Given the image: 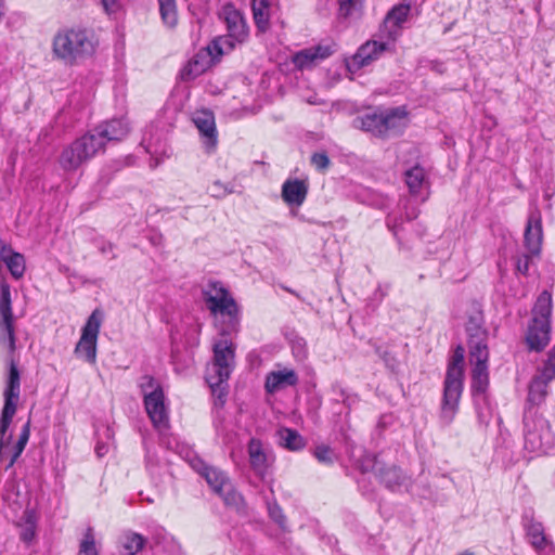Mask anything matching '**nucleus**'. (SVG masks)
Wrapping results in <instances>:
<instances>
[{
    "mask_svg": "<svg viewBox=\"0 0 555 555\" xmlns=\"http://www.w3.org/2000/svg\"><path fill=\"white\" fill-rule=\"evenodd\" d=\"M405 183L411 194H418L425 183L426 175L423 167L415 165L404 172Z\"/></svg>",
    "mask_w": 555,
    "mask_h": 555,
    "instance_id": "2f4dec72",
    "label": "nucleus"
},
{
    "mask_svg": "<svg viewBox=\"0 0 555 555\" xmlns=\"http://www.w3.org/2000/svg\"><path fill=\"white\" fill-rule=\"evenodd\" d=\"M0 313L2 315V320L8 323V326H10V320H13V313L11 292L8 284H2L0 286Z\"/></svg>",
    "mask_w": 555,
    "mask_h": 555,
    "instance_id": "c9c22d12",
    "label": "nucleus"
},
{
    "mask_svg": "<svg viewBox=\"0 0 555 555\" xmlns=\"http://www.w3.org/2000/svg\"><path fill=\"white\" fill-rule=\"evenodd\" d=\"M194 467L206 479L209 487L217 494L219 492H222L224 487L230 481V479L227 477V475L222 470H220L216 467L209 466L208 464L204 463L201 460H198L197 465H195Z\"/></svg>",
    "mask_w": 555,
    "mask_h": 555,
    "instance_id": "393cba45",
    "label": "nucleus"
},
{
    "mask_svg": "<svg viewBox=\"0 0 555 555\" xmlns=\"http://www.w3.org/2000/svg\"><path fill=\"white\" fill-rule=\"evenodd\" d=\"M542 240L543 230L541 212L539 209H534L531 210L528 216L524 233L525 246L531 255H540Z\"/></svg>",
    "mask_w": 555,
    "mask_h": 555,
    "instance_id": "6ab92c4d",
    "label": "nucleus"
},
{
    "mask_svg": "<svg viewBox=\"0 0 555 555\" xmlns=\"http://www.w3.org/2000/svg\"><path fill=\"white\" fill-rule=\"evenodd\" d=\"M369 40L357 50L351 61L347 63V67L350 72H357L362 67H365L378 60L386 51L391 49L390 40Z\"/></svg>",
    "mask_w": 555,
    "mask_h": 555,
    "instance_id": "f8f14e48",
    "label": "nucleus"
},
{
    "mask_svg": "<svg viewBox=\"0 0 555 555\" xmlns=\"http://www.w3.org/2000/svg\"><path fill=\"white\" fill-rule=\"evenodd\" d=\"M108 451V448L104 443H98L95 447V453L99 457L104 456Z\"/></svg>",
    "mask_w": 555,
    "mask_h": 555,
    "instance_id": "bf43d9fd",
    "label": "nucleus"
},
{
    "mask_svg": "<svg viewBox=\"0 0 555 555\" xmlns=\"http://www.w3.org/2000/svg\"><path fill=\"white\" fill-rule=\"evenodd\" d=\"M525 448L530 452H548L554 443L550 424L546 418L531 408L524 414Z\"/></svg>",
    "mask_w": 555,
    "mask_h": 555,
    "instance_id": "6e6552de",
    "label": "nucleus"
},
{
    "mask_svg": "<svg viewBox=\"0 0 555 555\" xmlns=\"http://www.w3.org/2000/svg\"><path fill=\"white\" fill-rule=\"evenodd\" d=\"M78 555H99L91 529H88L86 532L85 538L80 543Z\"/></svg>",
    "mask_w": 555,
    "mask_h": 555,
    "instance_id": "a19ab883",
    "label": "nucleus"
},
{
    "mask_svg": "<svg viewBox=\"0 0 555 555\" xmlns=\"http://www.w3.org/2000/svg\"><path fill=\"white\" fill-rule=\"evenodd\" d=\"M269 0H253L251 10L260 9L261 11H267L269 10Z\"/></svg>",
    "mask_w": 555,
    "mask_h": 555,
    "instance_id": "6e6d98bb",
    "label": "nucleus"
},
{
    "mask_svg": "<svg viewBox=\"0 0 555 555\" xmlns=\"http://www.w3.org/2000/svg\"><path fill=\"white\" fill-rule=\"evenodd\" d=\"M138 386L143 393V397L151 391H156L158 388H163L162 385L152 375L147 374L141 376Z\"/></svg>",
    "mask_w": 555,
    "mask_h": 555,
    "instance_id": "79ce46f5",
    "label": "nucleus"
},
{
    "mask_svg": "<svg viewBox=\"0 0 555 555\" xmlns=\"http://www.w3.org/2000/svg\"><path fill=\"white\" fill-rule=\"evenodd\" d=\"M292 349L297 359L302 360L306 358V343L302 338L295 340L292 345Z\"/></svg>",
    "mask_w": 555,
    "mask_h": 555,
    "instance_id": "3c124183",
    "label": "nucleus"
},
{
    "mask_svg": "<svg viewBox=\"0 0 555 555\" xmlns=\"http://www.w3.org/2000/svg\"><path fill=\"white\" fill-rule=\"evenodd\" d=\"M102 320L103 313L95 309L83 325L81 336L74 350L76 357L90 364H94L96 361V343Z\"/></svg>",
    "mask_w": 555,
    "mask_h": 555,
    "instance_id": "9d476101",
    "label": "nucleus"
},
{
    "mask_svg": "<svg viewBox=\"0 0 555 555\" xmlns=\"http://www.w3.org/2000/svg\"><path fill=\"white\" fill-rule=\"evenodd\" d=\"M527 534L535 550H541V546L548 542L544 534V528L541 522L533 520L530 521V524L527 526Z\"/></svg>",
    "mask_w": 555,
    "mask_h": 555,
    "instance_id": "e433bc0d",
    "label": "nucleus"
},
{
    "mask_svg": "<svg viewBox=\"0 0 555 555\" xmlns=\"http://www.w3.org/2000/svg\"><path fill=\"white\" fill-rule=\"evenodd\" d=\"M143 143H144V144H146V151H147L149 153H153V151H152V145H151V143H150V142H146V139H145V138L143 139Z\"/></svg>",
    "mask_w": 555,
    "mask_h": 555,
    "instance_id": "0e129e2a",
    "label": "nucleus"
},
{
    "mask_svg": "<svg viewBox=\"0 0 555 555\" xmlns=\"http://www.w3.org/2000/svg\"><path fill=\"white\" fill-rule=\"evenodd\" d=\"M218 495L222 498L228 506L240 508L244 505L243 495L233 488L231 481L228 482L223 491L219 492Z\"/></svg>",
    "mask_w": 555,
    "mask_h": 555,
    "instance_id": "58836bf2",
    "label": "nucleus"
},
{
    "mask_svg": "<svg viewBox=\"0 0 555 555\" xmlns=\"http://www.w3.org/2000/svg\"><path fill=\"white\" fill-rule=\"evenodd\" d=\"M210 287L215 291H204V300L216 318V326L221 337H229L237 334L241 326V308L229 291L220 283L212 282Z\"/></svg>",
    "mask_w": 555,
    "mask_h": 555,
    "instance_id": "f257e3e1",
    "label": "nucleus"
},
{
    "mask_svg": "<svg viewBox=\"0 0 555 555\" xmlns=\"http://www.w3.org/2000/svg\"><path fill=\"white\" fill-rule=\"evenodd\" d=\"M315 54L311 48L300 50L293 56V63L298 69H304L312 66L315 62Z\"/></svg>",
    "mask_w": 555,
    "mask_h": 555,
    "instance_id": "ea45409f",
    "label": "nucleus"
},
{
    "mask_svg": "<svg viewBox=\"0 0 555 555\" xmlns=\"http://www.w3.org/2000/svg\"><path fill=\"white\" fill-rule=\"evenodd\" d=\"M214 188H222L221 192H214L211 195L217 198H222L228 194H232L235 192L231 184H223L221 181L217 180L214 182Z\"/></svg>",
    "mask_w": 555,
    "mask_h": 555,
    "instance_id": "603ef678",
    "label": "nucleus"
},
{
    "mask_svg": "<svg viewBox=\"0 0 555 555\" xmlns=\"http://www.w3.org/2000/svg\"><path fill=\"white\" fill-rule=\"evenodd\" d=\"M268 512L270 518L275 521L281 528L285 526L286 517L283 514L282 508L274 502L268 503Z\"/></svg>",
    "mask_w": 555,
    "mask_h": 555,
    "instance_id": "de8ad7c7",
    "label": "nucleus"
},
{
    "mask_svg": "<svg viewBox=\"0 0 555 555\" xmlns=\"http://www.w3.org/2000/svg\"><path fill=\"white\" fill-rule=\"evenodd\" d=\"M117 0H102V4L106 10H109L116 4Z\"/></svg>",
    "mask_w": 555,
    "mask_h": 555,
    "instance_id": "052dcab7",
    "label": "nucleus"
},
{
    "mask_svg": "<svg viewBox=\"0 0 555 555\" xmlns=\"http://www.w3.org/2000/svg\"><path fill=\"white\" fill-rule=\"evenodd\" d=\"M552 314V294L543 291L532 308V320L526 335L528 347L532 351H542L550 343Z\"/></svg>",
    "mask_w": 555,
    "mask_h": 555,
    "instance_id": "423d86ee",
    "label": "nucleus"
},
{
    "mask_svg": "<svg viewBox=\"0 0 555 555\" xmlns=\"http://www.w3.org/2000/svg\"><path fill=\"white\" fill-rule=\"evenodd\" d=\"M112 249H113V245H112V244H107V245H104V246H102V247H101V251H102L103 254L108 253V251H111Z\"/></svg>",
    "mask_w": 555,
    "mask_h": 555,
    "instance_id": "680f3d73",
    "label": "nucleus"
},
{
    "mask_svg": "<svg viewBox=\"0 0 555 555\" xmlns=\"http://www.w3.org/2000/svg\"><path fill=\"white\" fill-rule=\"evenodd\" d=\"M464 357L465 349L459 345L448 363L440 408V420L444 425L451 424L459 411L464 389Z\"/></svg>",
    "mask_w": 555,
    "mask_h": 555,
    "instance_id": "f03ea898",
    "label": "nucleus"
},
{
    "mask_svg": "<svg viewBox=\"0 0 555 555\" xmlns=\"http://www.w3.org/2000/svg\"><path fill=\"white\" fill-rule=\"evenodd\" d=\"M469 357H470V361L474 363V366L472 369V384H470L472 396L488 395L489 352H483V353H478V354H469Z\"/></svg>",
    "mask_w": 555,
    "mask_h": 555,
    "instance_id": "dca6fc26",
    "label": "nucleus"
},
{
    "mask_svg": "<svg viewBox=\"0 0 555 555\" xmlns=\"http://www.w3.org/2000/svg\"><path fill=\"white\" fill-rule=\"evenodd\" d=\"M1 259L5 262L13 278L20 279L25 272V259L20 253L13 251L10 247L3 245L0 251Z\"/></svg>",
    "mask_w": 555,
    "mask_h": 555,
    "instance_id": "cd10ccee",
    "label": "nucleus"
},
{
    "mask_svg": "<svg viewBox=\"0 0 555 555\" xmlns=\"http://www.w3.org/2000/svg\"><path fill=\"white\" fill-rule=\"evenodd\" d=\"M375 352L385 362V364L387 366L393 367L395 358L391 356V353L387 349H385L380 346H376Z\"/></svg>",
    "mask_w": 555,
    "mask_h": 555,
    "instance_id": "864d4df0",
    "label": "nucleus"
},
{
    "mask_svg": "<svg viewBox=\"0 0 555 555\" xmlns=\"http://www.w3.org/2000/svg\"><path fill=\"white\" fill-rule=\"evenodd\" d=\"M373 472L378 480L390 491H399L402 487H408L410 479L403 470L397 465H386L374 462Z\"/></svg>",
    "mask_w": 555,
    "mask_h": 555,
    "instance_id": "f3484780",
    "label": "nucleus"
},
{
    "mask_svg": "<svg viewBox=\"0 0 555 555\" xmlns=\"http://www.w3.org/2000/svg\"><path fill=\"white\" fill-rule=\"evenodd\" d=\"M461 555H474V553H470V552H466L464 554H461Z\"/></svg>",
    "mask_w": 555,
    "mask_h": 555,
    "instance_id": "338daca9",
    "label": "nucleus"
},
{
    "mask_svg": "<svg viewBox=\"0 0 555 555\" xmlns=\"http://www.w3.org/2000/svg\"><path fill=\"white\" fill-rule=\"evenodd\" d=\"M534 255L529 254H522L519 256L516 260V271L525 276L529 274V269L532 262V257Z\"/></svg>",
    "mask_w": 555,
    "mask_h": 555,
    "instance_id": "09e8293b",
    "label": "nucleus"
},
{
    "mask_svg": "<svg viewBox=\"0 0 555 555\" xmlns=\"http://www.w3.org/2000/svg\"><path fill=\"white\" fill-rule=\"evenodd\" d=\"M544 374L548 376V378H555V346L548 353V358L543 364Z\"/></svg>",
    "mask_w": 555,
    "mask_h": 555,
    "instance_id": "8fccbe9b",
    "label": "nucleus"
},
{
    "mask_svg": "<svg viewBox=\"0 0 555 555\" xmlns=\"http://www.w3.org/2000/svg\"><path fill=\"white\" fill-rule=\"evenodd\" d=\"M478 423L488 426L492 418V406L488 395L472 396Z\"/></svg>",
    "mask_w": 555,
    "mask_h": 555,
    "instance_id": "7c9ffc66",
    "label": "nucleus"
},
{
    "mask_svg": "<svg viewBox=\"0 0 555 555\" xmlns=\"http://www.w3.org/2000/svg\"><path fill=\"white\" fill-rule=\"evenodd\" d=\"M147 544V539L142 534L127 530L118 538V550L120 555H139Z\"/></svg>",
    "mask_w": 555,
    "mask_h": 555,
    "instance_id": "b1692460",
    "label": "nucleus"
},
{
    "mask_svg": "<svg viewBox=\"0 0 555 555\" xmlns=\"http://www.w3.org/2000/svg\"><path fill=\"white\" fill-rule=\"evenodd\" d=\"M343 402L347 408L350 409L352 405L359 402V398L357 395H347L344 397Z\"/></svg>",
    "mask_w": 555,
    "mask_h": 555,
    "instance_id": "4d7b16f0",
    "label": "nucleus"
},
{
    "mask_svg": "<svg viewBox=\"0 0 555 555\" xmlns=\"http://www.w3.org/2000/svg\"><path fill=\"white\" fill-rule=\"evenodd\" d=\"M313 54H315V60H325L331 56L336 51V44H318L315 47H311Z\"/></svg>",
    "mask_w": 555,
    "mask_h": 555,
    "instance_id": "49530a36",
    "label": "nucleus"
},
{
    "mask_svg": "<svg viewBox=\"0 0 555 555\" xmlns=\"http://www.w3.org/2000/svg\"><path fill=\"white\" fill-rule=\"evenodd\" d=\"M235 349V344L228 337L215 340L212 363L206 372V382L222 404L228 392V379L234 369Z\"/></svg>",
    "mask_w": 555,
    "mask_h": 555,
    "instance_id": "7ed1b4c3",
    "label": "nucleus"
},
{
    "mask_svg": "<svg viewBox=\"0 0 555 555\" xmlns=\"http://www.w3.org/2000/svg\"><path fill=\"white\" fill-rule=\"evenodd\" d=\"M237 43L240 42L228 34L214 39L208 47L219 60L221 55L231 52Z\"/></svg>",
    "mask_w": 555,
    "mask_h": 555,
    "instance_id": "72a5a7b5",
    "label": "nucleus"
},
{
    "mask_svg": "<svg viewBox=\"0 0 555 555\" xmlns=\"http://www.w3.org/2000/svg\"><path fill=\"white\" fill-rule=\"evenodd\" d=\"M311 164L317 170L324 171L330 167L331 160L326 152H317L311 156Z\"/></svg>",
    "mask_w": 555,
    "mask_h": 555,
    "instance_id": "c03bdc74",
    "label": "nucleus"
},
{
    "mask_svg": "<svg viewBox=\"0 0 555 555\" xmlns=\"http://www.w3.org/2000/svg\"><path fill=\"white\" fill-rule=\"evenodd\" d=\"M20 539L26 544H29L36 538L37 518L31 509H26L18 522Z\"/></svg>",
    "mask_w": 555,
    "mask_h": 555,
    "instance_id": "c85d7f7f",
    "label": "nucleus"
},
{
    "mask_svg": "<svg viewBox=\"0 0 555 555\" xmlns=\"http://www.w3.org/2000/svg\"><path fill=\"white\" fill-rule=\"evenodd\" d=\"M21 393V373L17 363L12 359L10 361V370L5 378V388L3 391L4 405L0 417V446L2 451L4 446H12L13 436L8 434V429L16 413L17 401Z\"/></svg>",
    "mask_w": 555,
    "mask_h": 555,
    "instance_id": "0eeeda50",
    "label": "nucleus"
},
{
    "mask_svg": "<svg viewBox=\"0 0 555 555\" xmlns=\"http://www.w3.org/2000/svg\"><path fill=\"white\" fill-rule=\"evenodd\" d=\"M52 51L56 59L73 65L79 59L91 55L94 44L90 33L83 28H65L59 30L52 42Z\"/></svg>",
    "mask_w": 555,
    "mask_h": 555,
    "instance_id": "39448f33",
    "label": "nucleus"
},
{
    "mask_svg": "<svg viewBox=\"0 0 555 555\" xmlns=\"http://www.w3.org/2000/svg\"><path fill=\"white\" fill-rule=\"evenodd\" d=\"M540 555H555V547L553 543L547 542L541 546V550H537Z\"/></svg>",
    "mask_w": 555,
    "mask_h": 555,
    "instance_id": "5fc2aeb1",
    "label": "nucleus"
},
{
    "mask_svg": "<svg viewBox=\"0 0 555 555\" xmlns=\"http://www.w3.org/2000/svg\"><path fill=\"white\" fill-rule=\"evenodd\" d=\"M554 378L545 376L544 369L531 380L528 391V402L531 405H540L547 396V385Z\"/></svg>",
    "mask_w": 555,
    "mask_h": 555,
    "instance_id": "bb28decb",
    "label": "nucleus"
},
{
    "mask_svg": "<svg viewBox=\"0 0 555 555\" xmlns=\"http://www.w3.org/2000/svg\"><path fill=\"white\" fill-rule=\"evenodd\" d=\"M249 464L254 473L264 479L269 473V468L273 462L271 452L267 451L261 441L256 438H251L247 446Z\"/></svg>",
    "mask_w": 555,
    "mask_h": 555,
    "instance_id": "a211bd4d",
    "label": "nucleus"
},
{
    "mask_svg": "<svg viewBox=\"0 0 555 555\" xmlns=\"http://www.w3.org/2000/svg\"><path fill=\"white\" fill-rule=\"evenodd\" d=\"M149 240L154 246H159L163 244V235L160 233H154L150 235Z\"/></svg>",
    "mask_w": 555,
    "mask_h": 555,
    "instance_id": "13d9d810",
    "label": "nucleus"
},
{
    "mask_svg": "<svg viewBox=\"0 0 555 555\" xmlns=\"http://www.w3.org/2000/svg\"><path fill=\"white\" fill-rule=\"evenodd\" d=\"M222 16L227 25L228 34L238 42H244L248 36V29L243 14L232 4L222 9Z\"/></svg>",
    "mask_w": 555,
    "mask_h": 555,
    "instance_id": "412c9836",
    "label": "nucleus"
},
{
    "mask_svg": "<svg viewBox=\"0 0 555 555\" xmlns=\"http://www.w3.org/2000/svg\"><path fill=\"white\" fill-rule=\"evenodd\" d=\"M314 456L322 464H333L335 460L334 451L325 444L318 446L314 450Z\"/></svg>",
    "mask_w": 555,
    "mask_h": 555,
    "instance_id": "37998d69",
    "label": "nucleus"
},
{
    "mask_svg": "<svg viewBox=\"0 0 555 555\" xmlns=\"http://www.w3.org/2000/svg\"><path fill=\"white\" fill-rule=\"evenodd\" d=\"M406 117L408 112L404 106L377 109L357 116L352 120V126L375 137L386 138L390 133H400L406 126Z\"/></svg>",
    "mask_w": 555,
    "mask_h": 555,
    "instance_id": "20e7f679",
    "label": "nucleus"
},
{
    "mask_svg": "<svg viewBox=\"0 0 555 555\" xmlns=\"http://www.w3.org/2000/svg\"><path fill=\"white\" fill-rule=\"evenodd\" d=\"M280 444L289 451H299L305 448V438L292 428H281L278 433Z\"/></svg>",
    "mask_w": 555,
    "mask_h": 555,
    "instance_id": "c756f323",
    "label": "nucleus"
},
{
    "mask_svg": "<svg viewBox=\"0 0 555 555\" xmlns=\"http://www.w3.org/2000/svg\"><path fill=\"white\" fill-rule=\"evenodd\" d=\"M363 0H340L339 16L345 18H357L361 15Z\"/></svg>",
    "mask_w": 555,
    "mask_h": 555,
    "instance_id": "4c0bfd02",
    "label": "nucleus"
},
{
    "mask_svg": "<svg viewBox=\"0 0 555 555\" xmlns=\"http://www.w3.org/2000/svg\"><path fill=\"white\" fill-rule=\"evenodd\" d=\"M308 194L307 182L299 179H288L282 185V198L289 206L299 207Z\"/></svg>",
    "mask_w": 555,
    "mask_h": 555,
    "instance_id": "5701e85b",
    "label": "nucleus"
},
{
    "mask_svg": "<svg viewBox=\"0 0 555 555\" xmlns=\"http://www.w3.org/2000/svg\"><path fill=\"white\" fill-rule=\"evenodd\" d=\"M145 411L156 428L168 427V413L163 388L151 391L143 398Z\"/></svg>",
    "mask_w": 555,
    "mask_h": 555,
    "instance_id": "4468645a",
    "label": "nucleus"
},
{
    "mask_svg": "<svg viewBox=\"0 0 555 555\" xmlns=\"http://www.w3.org/2000/svg\"><path fill=\"white\" fill-rule=\"evenodd\" d=\"M218 61L216 54L209 49H201L181 69L180 77L183 81H191L204 74Z\"/></svg>",
    "mask_w": 555,
    "mask_h": 555,
    "instance_id": "2eb2a0df",
    "label": "nucleus"
},
{
    "mask_svg": "<svg viewBox=\"0 0 555 555\" xmlns=\"http://www.w3.org/2000/svg\"><path fill=\"white\" fill-rule=\"evenodd\" d=\"M15 333L13 327V320H10V326H8V323L2 320L1 326H0V344L8 345L9 351L11 354L15 351L16 345H15ZM11 359L15 362L12 356H10L7 360L8 366H10ZM10 367H8V371Z\"/></svg>",
    "mask_w": 555,
    "mask_h": 555,
    "instance_id": "f704fd0d",
    "label": "nucleus"
},
{
    "mask_svg": "<svg viewBox=\"0 0 555 555\" xmlns=\"http://www.w3.org/2000/svg\"><path fill=\"white\" fill-rule=\"evenodd\" d=\"M129 132L128 122L122 119H112L95 127L89 133L101 139V150L104 149L108 141H120Z\"/></svg>",
    "mask_w": 555,
    "mask_h": 555,
    "instance_id": "aec40b11",
    "label": "nucleus"
},
{
    "mask_svg": "<svg viewBox=\"0 0 555 555\" xmlns=\"http://www.w3.org/2000/svg\"><path fill=\"white\" fill-rule=\"evenodd\" d=\"M194 124L201 134L205 138L204 144L207 150H211L217 145V130L214 115L209 112H203L194 118Z\"/></svg>",
    "mask_w": 555,
    "mask_h": 555,
    "instance_id": "a878e982",
    "label": "nucleus"
},
{
    "mask_svg": "<svg viewBox=\"0 0 555 555\" xmlns=\"http://www.w3.org/2000/svg\"><path fill=\"white\" fill-rule=\"evenodd\" d=\"M99 151H101V139L88 132L64 147L59 157L60 166L65 171H75Z\"/></svg>",
    "mask_w": 555,
    "mask_h": 555,
    "instance_id": "1a4fd4ad",
    "label": "nucleus"
},
{
    "mask_svg": "<svg viewBox=\"0 0 555 555\" xmlns=\"http://www.w3.org/2000/svg\"><path fill=\"white\" fill-rule=\"evenodd\" d=\"M253 14L257 28L262 33L267 31L269 28V10L261 11L260 9H255Z\"/></svg>",
    "mask_w": 555,
    "mask_h": 555,
    "instance_id": "a18cd8bd",
    "label": "nucleus"
},
{
    "mask_svg": "<svg viewBox=\"0 0 555 555\" xmlns=\"http://www.w3.org/2000/svg\"><path fill=\"white\" fill-rule=\"evenodd\" d=\"M159 13L164 25L170 29L178 25V11L176 0H157Z\"/></svg>",
    "mask_w": 555,
    "mask_h": 555,
    "instance_id": "473e14b6",
    "label": "nucleus"
},
{
    "mask_svg": "<svg viewBox=\"0 0 555 555\" xmlns=\"http://www.w3.org/2000/svg\"><path fill=\"white\" fill-rule=\"evenodd\" d=\"M283 289H285L286 292L293 294L294 296H296L297 298L301 299L300 295L295 292L294 289L289 288V287H286V286H283Z\"/></svg>",
    "mask_w": 555,
    "mask_h": 555,
    "instance_id": "e2e57ef3",
    "label": "nucleus"
},
{
    "mask_svg": "<svg viewBox=\"0 0 555 555\" xmlns=\"http://www.w3.org/2000/svg\"><path fill=\"white\" fill-rule=\"evenodd\" d=\"M465 328L468 336L469 354L489 352L488 331L485 327L483 312L478 302H473Z\"/></svg>",
    "mask_w": 555,
    "mask_h": 555,
    "instance_id": "9b49d317",
    "label": "nucleus"
},
{
    "mask_svg": "<svg viewBox=\"0 0 555 555\" xmlns=\"http://www.w3.org/2000/svg\"><path fill=\"white\" fill-rule=\"evenodd\" d=\"M221 191H222V188H214V186H212L211 194H212L214 192H221Z\"/></svg>",
    "mask_w": 555,
    "mask_h": 555,
    "instance_id": "69168bd1",
    "label": "nucleus"
},
{
    "mask_svg": "<svg viewBox=\"0 0 555 555\" xmlns=\"http://www.w3.org/2000/svg\"><path fill=\"white\" fill-rule=\"evenodd\" d=\"M410 11V3H399L388 11L379 28V37L387 38L391 42H395L400 35L401 26L406 21Z\"/></svg>",
    "mask_w": 555,
    "mask_h": 555,
    "instance_id": "ddd939ff",
    "label": "nucleus"
},
{
    "mask_svg": "<svg viewBox=\"0 0 555 555\" xmlns=\"http://www.w3.org/2000/svg\"><path fill=\"white\" fill-rule=\"evenodd\" d=\"M298 382V375L294 370L284 369L270 372L266 377L264 387L267 392L274 393L286 387L296 386Z\"/></svg>",
    "mask_w": 555,
    "mask_h": 555,
    "instance_id": "4be33fe9",
    "label": "nucleus"
}]
</instances>
